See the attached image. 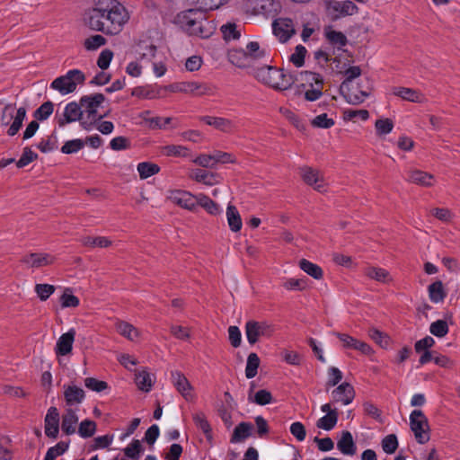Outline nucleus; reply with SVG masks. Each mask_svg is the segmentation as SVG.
Listing matches in <instances>:
<instances>
[{
  "label": "nucleus",
  "mask_w": 460,
  "mask_h": 460,
  "mask_svg": "<svg viewBox=\"0 0 460 460\" xmlns=\"http://www.w3.org/2000/svg\"><path fill=\"white\" fill-rule=\"evenodd\" d=\"M129 19L128 10L119 0H93L84 18L91 30L108 36L119 35Z\"/></svg>",
  "instance_id": "f257e3e1"
},
{
  "label": "nucleus",
  "mask_w": 460,
  "mask_h": 460,
  "mask_svg": "<svg viewBox=\"0 0 460 460\" xmlns=\"http://www.w3.org/2000/svg\"><path fill=\"white\" fill-rule=\"evenodd\" d=\"M206 12L200 8L189 9L180 13L176 20L189 35L208 39L214 34L216 26L208 19Z\"/></svg>",
  "instance_id": "f03ea898"
},
{
  "label": "nucleus",
  "mask_w": 460,
  "mask_h": 460,
  "mask_svg": "<svg viewBox=\"0 0 460 460\" xmlns=\"http://www.w3.org/2000/svg\"><path fill=\"white\" fill-rule=\"evenodd\" d=\"M253 75L258 82L279 92L290 89L297 80L292 73L273 66L258 67Z\"/></svg>",
  "instance_id": "7ed1b4c3"
},
{
  "label": "nucleus",
  "mask_w": 460,
  "mask_h": 460,
  "mask_svg": "<svg viewBox=\"0 0 460 460\" xmlns=\"http://www.w3.org/2000/svg\"><path fill=\"white\" fill-rule=\"evenodd\" d=\"M104 101L105 96L102 93H94L81 97L80 104L83 113H86V119L81 122L84 129L90 130L97 120L104 117V115H97V109Z\"/></svg>",
  "instance_id": "20e7f679"
},
{
  "label": "nucleus",
  "mask_w": 460,
  "mask_h": 460,
  "mask_svg": "<svg viewBox=\"0 0 460 460\" xmlns=\"http://www.w3.org/2000/svg\"><path fill=\"white\" fill-rule=\"evenodd\" d=\"M84 74L79 69L69 70L66 75L57 77L50 87L61 94H68L75 91L77 84H84Z\"/></svg>",
  "instance_id": "39448f33"
},
{
  "label": "nucleus",
  "mask_w": 460,
  "mask_h": 460,
  "mask_svg": "<svg viewBox=\"0 0 460 460\" xmlns=\"http://www.w3.org/2000/svg\"><path fill=\"white\" fill-rule=\"evenodd\" d=\"M410 426L418 443L425 444L429 440V425L422 411L414 410L411 411Z\"/></svg>",
  "instance_id": "423d86ee"
},
{
  "label": "nucleus",
  "mask_w": 460,
  "mask_h": 460,
  "mask_svg": "<svg viewBox=\"0 0 460 460\" xmlns=\"http://www.w3.org/2000/svg\"><path fill=\"white\" fill-rule=\"evenodd\" d=\"M245 335L251 345L257 343L261 338H269L274 332L272 324L266 321L250 320L245 323Z\"/></svg>",
  "instance_id": "0eeeda50"
},
{
  "label": "nucleus",
  "mask_w": 460,
  "mask_h": 460,
  "mask_svg": "<svg viewBox=\"0 0 460 460\" xmlns=\"http://www.w3.org/2000/svg\"><path fill=\"white\" fill-rule=\"evenodd\" d=\"M325 6L332 21L357 14L359 11L358 6L350 0H325Z\"/></svg>",
  "instance_id": "6e6552de"
},
{
  "label": "nucleus",
  "mask_w": 460,
  "mask_h": 460,
  "mask_svg": "<svg viewBox=\"0 0 460 460\" xmlns=\"http://www.w3.org/2000/svg\"><path fill=\"white\" fill-rule=\"evenodd\" d=\"M300 76L301 81L305 82L310 87L305 92V99L308 102L318 100L323 95V77L317 73L308 71L301 73Z\"/></svg>",
  "instance_id": "1a4fd4ad"
},
{
  "label": "nucleus",
  "mask_w": 460,
  "mask_h": 460,
  "mask_svg": "<svg viewBox=\"0 0 460 460\" xmlns=\"http://www.w3.org/2000/svg\"><path fill=\"white\" fill-rule=\"evenodd\" d=\"M171 380L177 392L188 402L195 399L194 387L188 378L180 371L171 372Z\"/></svg>",
  "instance_id": "9d476101"
},
{
  "label": "nucleus",
  "mask_w": 460,
  "mask_h": 460,
  "mask_svg": "<svg viewBox=\"0 0 460 460\" xmlns=\"http://www.w3.org/2000/svg\"><path fill=\"white\" fill-rule=\"evenodd\" d=\"M172 90L195 96L210 95L213 93L211 86L199 82H181L172 85Z\"/></svg>",
  "instance_id": "9b49d317"
},
{
  "label": "nucleus",
  "mask_w": 460,
  "mask_h": 460,
  "mask_svg": "<svg viewBox=\"0 0 460 460\" xmlns=\"http://www.w3.org/2000/svg\"><path fill=\"white\" fill-rule=\"evenodd\" d=\"M300 176L303 181L307 185L313 187L314 190L319 192H324L326 190L325 181L323 174L318 170L309 166L301 167Z\"/></svg>",
  "instance_id": "f8f14e48"
},
{
  "label": "nucleus",
  "mask_w": 460,
  "mask_h": 460,
  "mask_svg": "<svg viewBox=\"0 0 460 460\" xmlns=\"http://www.w3.org/2000/svg\"><path fill=\"white\" fill-rule=\"evenodd\" d=\"M56 258L47 252H31L22 257L21 261L30 268H41L51 265L55 262Z\"/></svg>",
  "instance_id": "ddd939ff"
},
{
  "label": "nucleus",
  "mask_w": 460,
  "mask_h": 460,
  "mask_svg": "<svg viewBox=\"0 0 460 460\" xmlns=\"http://www.w3.org/2000/svg\"><path fill=\"white\" fill-rule=\"evenodd\" d=\"M332 397L333 402L348 405L355 398L354 387L349 383L344 382L332 390Z\"/></svg>",
  "instance_id": "4468645a"
},
{
  "label": "nucleus",
  "mask_w": 460,
  "mask_h": 460,
  "mask_svg": "<svg viewBox=\"0 0 460 460\" xmlns=\"http://www.w3.org/2000/svg\"><path fill=\"white\" fill-rule=\"evenodd\" d=\"M273 31L281 41H287L296 33V29L291 19L279 18L273 22Z\"/></svg>",
  "instance_id": "2eb2a0df"
},
{
  "label": "nucleus",
  "mask_w": 460,
  "mask_h": 460,
  "mask_svg": "<svg viewBox=\"0 0 460 460\" xmlns=\"http://www.w3.org/2000/svg\"><path fill=\"white\" fill-rule=\"evenodd\" d=\"M321 411L326 414L317 420L316 427L324 430L332 429L338 422V411L332 409L331 403L323 404Z\"/></svg>",
  "instance_id": "dca6fc26"
},
{
  "label": "nucleus",
  "mask_w": 460,
  "mask_h": 460,
  "mask_svg": "<svg viewBox=\"0 0 460 460\" xmlns=\"http://www.w3.org/2000/svg\"><path fill=\"white\" fill-rule=\"evenodd\" d=\"M59 413L56 407L48 410L44 420L45 434L51 438H57L59 431Z\"/></svg>",
  "instance_id": "f3484780"
},
{
  "label": "nucleus",
  "mask_w": 460,
  "mask_h": 460,
  "mask_svg": "<svg viewBox=\"0 0 460 460\" xmlns=\"http://www.w3.org/2000/svg\"><path fill=\"white\" fill-rule=\"evenodd\" d=\"M83 110L79 103L75 102H69L65 107L63 118L58 119V123L59 127H64L67 123H71L82 119Z\"/></svg>",
  "instance_id": "a211bd4d"
},
{
  "label": "nucleus",
  "mask_w": 460,
  "mask_h": 460,
  "mask_svg": "<svg viewBox=\"0 0 460 460\" xmlns=\"http://www.w3.org/2000/svg\"><path fill=\"white\" fill-rule=\"evenodd\" d=\"M197 199L198 196H193L190 192L182 190L173 191L170 195V199L172 203L189 210L195 208L197 206Z\"/></svg>",
  "instance_id": "6ab92c4d"
},
{
  "label": "nucleus",
  "mask_w": 460,
  "mask_h": 460,
  "mask_svg": "<svg viewBox=\"0 0 460 460\" xmlns=\"http://www.w3.org/2000/svg\"><path fill=\"white\" fill-rule=\"evenodd\" d=\"M75 330L70 329L67 332L63 333L58 340L56 344V354L65 356L69 354L73 349V343L75 341Z\"/></svg>",
  "instance_id": "aec40b11"
},
{
  "label": "nucleus",
  "mask_w": 460,
  "mask_h": 460,
  "mask_svg": "<svg viewBox=\"0 0 460 460\" xmlns=\"http://www.w3.org/2000/svg\"><path fill=\"white\" fill-rule=\"evenodd\" d=\"M200 119L207 125L214 127L224 133H231L235 128L234 123L226 118L204 116Z\"/></svg>",
  "instance_id": "412c9836"
},
{
  "label": "nucleus",
  "mask_w": 460,
  "mask_h": 460,
  "mask_svg": "<svg viewBox=\"0 0 460 460\" xmlns=\"http://www.w3.org/2000/svg\"><path fill=\"white\" fill-rule=\"evenodd\" d=\"M84 397L85 393L82 388L74 385L64 386V398L68 408L80 404Z\"/></svg>",
  "instance_id": "4be33fe9"
},
{
  "label": "nucleus",
  "mask_w": 460,
  "mask_h": 460,
  "mask_svg": "<svg viewBox=\"0 0 460 460\" xmlns=\"http://www.w3.org/2000/svg\"><path fill=\"white\" fill-rule=\"evenodd\" d=\"M434 175L424 171L413 169L408 172L407 181L421 187H431L434 184Z\"/></svg>",
  "instance_id": "5701e85b"
},
{
  "label": "nucleus",
  "mask_w": 460,
  "mask_h": 460,
  "mask_svg": "<svg viewBox=\"0 0 460 460\" xmlns=\"http://www.w3.org/2000/svg\"><path fill=\"white\" fill-rule=\"evenodd\" d=\"M392 93L411 102L420 103L425 100L424 95L420 91L408 87H394L392 89Z\"/></svg>",
  "instance_id": "b1692460"
},
{
  "label": "nucleus",
  "mask_w": 460,
  "mask_h": 460,
  "mask_svg": "<svg viewBox=\"0 0 460 460\" xmlns=\"http://www.w3.org/2000/svg\"><path fill=\"white\" fill-rule=\"evenodd\" d=\"M78 422L76 411L72 408H66L62 416L61 429L66 435H73L75 433V426Z\"/></svg>",
  "instance_id": "393cba45"
},
{
  "label": "nucleus",
  "mask_w": 460,
  "mask_h": 460,
  "mask_svg": "<svg viewBox=\"0 0 460 460\" xmlns=\"http://www.w3.org/2000/svg\"><path fill=\"white\" fill-rule=\"evenodd\" d=\"M226 219L229 228L232 232L237 233L242 229V217L234 205L228 204L226 208Z\"/></svg>",
  "instance_id": "a878e982"
},
{
  "label": "nucleus",
  "mask_w": 460,
  "mask_h": 460,
  "mask_svg": "<svg viewBox=\"0 0 460 460\" xmlns=\"http://www.w3.org/2000/svg\"><path fill=\"white\" fill-rule=\"evenodd\" d=\"M337 447L344 455L352 456L356 453V446L349 431H342Z\"/></svg>",
  "instance_id": "bb28decb"
},
{
  "label": "nucleus",
  "mask_w": 460,
  "mask_h": 460,
  "mask_svg": "<svg viewBox=\"0 0 460 460\" xmlns=\"http://www.w3.org/2000/svg\"><path fill=\"white\" fill-rule=\"evenodd\" d=\"M116 330L120 335L131 341H137L140 336L139 331L128 322L118 321Z\"/></svg>",
  "instance_id": "cd10ccee"
},
{
  "label": "nucleus",
  "mask_w": 460,
  "mask_h": 460,
  "mask_svg": "<svg viewBox=\"0 0 460 460\" xmlns=\"http://www.w3.org/2000/svg\"><path fill=\"white\" fill-rule=\"evenodd\" d=\"M324 35L329 43L337 47L339 49L346 46L348 43V39L344 33L334 31L332 28L325 29Z\"/></svg>",
  "instance_id": "c85d7f7f"
},
{
  "label": "nucleus",
  "mask_w": 460,
  "mask_h": 460,
  "mask_svg": "<svg viewBox=\"0 0 460 460\" xmlns=\"http://www.w3.org/2000/svg\"><path fill=\"white\" fill-rule=\"evenodd\" d=\"M27 111L24 107H20L16 110L13 118V122L10 124V127L7 130V135L10 137L15 136L19 130L21 129L23 120L26 117Z\"/></svg>",
  "instance_id": "c756f323"
},
{
  "label": "nucleus",
  "mask_w": 460,
  "mask_h": 460,
  "mask_svg": "<svg viewBox=\"0 0 460 460\" xmlns=\"http://www.w3.org/2000/svg\"><path fill=\"white\" fill-rule=\"evenodd\" d=\"M428 291L429 298L433 303L442 302L447 296L443 283L440 280L430 284L428 288Z\"/></svg>",
  "instance_id": "7c9ffc66"
},
{
  "label": "nucleus",
  "mask_w": 460,
  "mask_h": 460,
  "mask_svg": "<svg viewBox=\"0 0 460 460\" xmlns=\"http://www.w3.org/2000/svg\"><path fill=\"white\" fill-rule=\"evenodd\" d=\"M192 419L197 428L202 430L208 440H211L212 429L206 418V415L202 411H198L192 415Z\"/></svg>",
  "instance_id": "2f4dec72"
},
{
  "label": "nucleus",
  "mask_w": 460,
  "mask_h": 460,
  "mask_svg": "<svg viewBox=\"0 0 460 460\" xmlns=\"http://www.w3.org/2000/svg\"><path fill=\"white\" fill-rule=\"evenodd\" d=\"M197 205L203 208L208 214L217 216L221 213L219 206L206 195L199 194L197 199Z\"/></svg>",
  "instance_id": "473e14b6"
},
{
  "label": "nucleus",
  "mask_w": 460,
  "mask_h": 460,
  "mask_svg": "<svg viewBox=\"0 0 460 460\" xmlns=\"http://www.w3.org/2000/svg\"><path fill=\"white\" fill-rule=\"evenodd\" d=\"M252 428V424L248 422H241L234 428L231 438V442H240L248 438L251 435Z\"/></svg>",
  "instance_id": "72a5a7b5"
},
{
  "label": "nucleus",
  "mask_w": 460,
  "mask_h": 460,
  "mask_svg": "<svg viewBox=\"0 0 460 460\" xmlns=\"http://www.w3.org/2000/svg\"><path fill=\"white\" fill-rule=\"evenodd\" d=\"M299 267L303 271L315 279H321L323 278V270L317 264L302 259L299 261Z\"/></svg>",
  "instance_id": "f704fd0d"
},
{
  "label": "nucleus",
  "mask_w": 460,
  "mask_h": 460,
  "mask_svg": "<svg viewBox=\"0 0 460 460\" xmlns=\"http://www.w3.org/2000/svg\"><path fill=\"white\" fill-rule=\"evenodd\" d=\"M83 245L86 247H100V248H107L111 245L112 242L105 236H84L81 240Z\"/></svg>",
  "instance_id": "c9c22d12"
},
{
  "label": "nucleus",
  "mask_w": 460,
  "mask_h": 460,
  "mask_svg": "<svg viewBox=\"0 0 460 460\" xmlns=\"http://www.w3.org/2000/svg\"><path fill=\"white\" fill-rule=\"evenodd\" d=\"M137 170L139 173V177L142 180H146L159 172L160 167L156 164L143 162L137 164Z\"/></svg>",
  "instance_id": "e433bc0d"
},
{
  "label": "nucleus",
  "mask_w": 460,
  "mask_h": 460,
  "mask_svg": "<svg viewBox=\"0 0 460 460\" xmlns=\"http://www.w3.org/2000/svg\"><path fill=\"white\" fill-rule=\"evenodd\" d=\"M260 363V358L256 353L252 352L248 355L245 367V376L248 379L253 378L257 375Z\"/></svg>",
  "instance_id": "4c0bfd02"
},
{
  "label": "nucleus",
  "mask_w": 460,
  "mask_h": 460,
  "mask_svg": "<svg viewBox=\"0 0 460 460\" xmlns=\"http://www.w3.org/2000/svg\"><path fill=\"white\" fill-rule=\"evenodd\" d=\"M190 178L199 182H204L207 185H212L216 182V175L214 173L208 172L201 169L191 171Z\"/></svg>",
  "instance_id": "58836bf2"
},
{
  "label": "nucleus",
  "mask_w": 460,
  "mask_h": 460,
  "mask_svg": "<svg viewBox=\"0 0 460 460\" xmlns=\"http://www.w3.org/2000/svg\"><path fill=\"white\" fill-rule=\"evenodd\" d=\"M62 308H75L79 305V298L72 294V289L65 288L63 294L59 297Z\"/></svg>",
  "instance_id": "ea45409f"
},
{
  "label": "nucleus",
  "mask_w": 460,
  "mask_h": 460,
  "mask_svg": "<svg viewBox=\"0 0 460 460\" xmlns=\"http://www.w3.org/2000/svg\"><path fill=\"white\" fill-rule=\"evenodd\" d=\"M107 40L101 34L92 35L84 41V47L88 51H93L104 46Z\"/></svg>",
  "instance_id": "a19ab883"
},
{
  "label": "nucleus",
  "mask_w": 460,
  "mask_h": 460,
  "mask_svg": "<svg viewBox=\"0 0 460 460\" xmlns=\"http://www.w3.org/2000/svg\"><path fill=\"white\" fill-rule=\"evenodd\" d=\"M366 275L379 282H389L391 280L389 272L382 268L371 267L367 269Z\"/></svg>",
  "instance_id": "79ce46f5"
},
{
  "label": "nucleus",
  "mask_w": 460,
  "mask_h": 460,
  "mask_svg": "<svg viewBox=\"0 0 460 460\" xmlns=\"http://www.w3.org/2000/svg\"><path fill=\"white\" fill-rule=\"evenodd\" d=\"M135 380L137 387L142 391L148 392L152 388L153 380L150 374L146 370L136 374Z\"/></svg>",
  "instance_id": "37998d69"
},
{
  "label": "nucleus",
  "mask_w": 460,
  "mask_h": 460,
  "mask_svg": "<svg viewBox=\"0 0 460 460\" xmlns=\"http://www.w3.org/2000/svg\"><path fill=\"white\" fill-rule=\"evenodd\" d=\"M96 423L91 420H83L78 427V434L81 438H87L94 435Z\"/></svg>",
  "instance_id": "c03bdc74"
},
{
  "label": "nucleus",
  "mask_w": 460,
  "mask_h": 460,
  "mask_svg": "<svg viewBox=\"0 0 460 460\" xmlns=\"http://www.w3.org/2000/svg\"><path fill=\"white\" fill-rule=\"evenodd\" d=\"M448 325L445 320H437L429 326V332L436 337L443 338L448 333Z\"/></svg>",
  "instance_id": "a18cd8bd"
},
{
  "label": "nucleus",
  "mask_w": 460,
  "mask_h": 460,
  "mask_svg": "<svg viewBox=\"0 0 460 460\" xmlns=\"http://www.w3.org/2000/svg\"><path fill=\"white\" fill-rule=\"evenodd\" d=\"M54 105L51 102L48 101L42 103L35 111L34 117L39 120L47 119L53 112Z\"/></svg>",
  "instance_id": "49530a36"
},
{
  "label": "nucleus",
  "mask_w": 460,
  "mask_h": 460,
  "mask_svg": "<svg viewBox=\"0 0 460 460\" xmlns=\"http://www.w3.org/2000/svg\"><path fill=\"white\" fill-rule=\"evenodd\" d=\"M376 134L378 136L387 135L394 128V122L391 119H379L375 123Z\"/></svg>",
  "instance_id": "de8ad7c7"
},
{
  "label": "nucleus",
  "mask_w": 460,
  "mask_h": 460,
  "mask_svg": "<svg viewBox=\"0 0 460 460\" xmlns=\"http://www.w3.org/2000/svg\"><path fill=\"white\" fill-rule=\"evenodd\" d=\"M142 450L140 441L134 439L123 451L127 457L137 460Z\"/></svg>",
  "instance_id": "09e8293b"
},
{
  "label": "nucleus",
  "mask_w": 460,
  "mask_h": 460,
  "mask_svg": "<svg viewBox=\"0 0 460 460\" xmlns=\"http://www.w3.org/2000/svg\"><path fill=\"white\" fill-rule=\"evenodd\" d=\"M199 8L205 11L216 10L225 4L228 0H192Z\"/></svg>",
  "instance_id": "8fccbe9b"
},
{
  "label": "nucleus",
  "mask_w": 460,
  "mask_h": 460,
  "mask_svg": "<svg viewBox=\"0 0 460 460\" xmlns=\"http://www.w3.org/2000/svg\"><path fill=\"white\" fill-rule=\"evenodd\" d=\"M221 32L226 40H237L241 33L234 23H227L221 26Z\"/></svg>",
  "instance_id": "3c124183"
},
{
  "label": "nucleus",
  "mask_w": 460,
  "mask_h": 460,
  "mask_svg": "<svg viewBox=\"0 0 460 460\" xmlns=\"http://www.w3.org/2000/svg\"><path fill=\"white\" fill-rule=\"evenodd\" d=\"M137 52L141 58H152L155 56L156 47L154 44H146L145 41L139 42Z\"/></svg>",
  "instance_id": "603ef678"
},
{
  "label": "nucleus",
  "mask_w": 460,
  "mask_h": 460,
  "mask_svg": "<svg viewBox=\"0 0 460 460\" xmlns=\"http://www.w3.org/2000/svg\"><path fill=\"white\" fill-rule=\"evenodd\" d=\"M398 447L397 438L394 434H390L385 437L382 440V448L387 454L395 452Z\"/></svg>",
  "instance_id": "864d4df0"
},
{
  "label": "nucleus",
  "mask_w": 460,
  "mask_h": 460,
  "mask_svg": "<svg viewBox=\"0 0 460 460\" xmlns=\"http://www.w3.org/2000/svg\"><path fill=\"white\" fill-rule=\"evenodd\" d=\"M84 146V142L82 139H73L66 141L61 147L63 154H74L81 150Z\"/></svg>",
  "instance_id": "5fc2aeb1"
},
{
  "label": "nucleus",
  "mask_w": 460,
  "mask_h": 460,
  "mask_svg": "<svg viewBox=\"0 0 460 460\" xmlns=\"http://www.w3.org/2000/svg\"><path fill=\"white\" fill-rule=\"evenodd\" d=\"M163 152L167 156H187L188 149L183 146L169 145L163 147Z\"/></svg>",
  "instance_id": "6e6d98bb"
},
{
  "label": "nucleus",
  "mask_w": 460,
  "mask_h": 460,
  "mask_svg": "<svg viewBox=\"0 0 460 460\" xmlns=\"http://www.w3.org/2000/svg\"><path fill=\"white\" fill-rule=\"evenodd\" d=\"M35 292L41 301H46L55 292V287L49 284H37Z\"/></svg>",
  "instance_id": "4d7b16f0"
},
{
  "label": "nucleus",
  "mask_w": 460,
  "mask_h": 460,
  "mask_svg": "<svg viewBox=\"0 0 460 460\" xmlns=\"http://www.w3.org/2000/svg\"><path fill=\"white\" fill-rule=\"evenodd\" d=\"M38 158V155L31 151L30 147H25L21 158L17 161L16 165L18 168H22L28 165Z\"/></svg>",
  "instance_id": "13d9d810"
},
{
  "label": "nucleus",
  "mask_w": 460,
  "mask_h": 460,
  "mask_svg": "<svg viewBox=\"0 0 460 460\" xmlns=\"http://www.w3.org/2000/svg\"><path fill=\"white\" fill-rule=\"evenodd\" d=\"M333 125L334 120L331 118H328L326 113L320 114L312 120V126L314 128H330Z\"/></svg>",
  "instance_id": "bf43d9fd"
},
{
  "label": "nucleus",
  "mask_w": 460,
  "mask_h": 460,
  "mask_svg": "<svg viewBox=\"0 0 460 460\" xmlns=\"http://www.w3.org/2000/svg\"><path fill=\"white\" fill-rule=\"evenodd\" d=\"M306 49L302 46H296L295 52L290 56V61L296 66L301 67L305 63Z\"/></svg>",
  "instance_id": "052dcab7"
},
{
  "label": "nucleus",
  "mask_w": 460,
  "mask_h": 460,
  "mask_svg": "<svg viewBox=\"0 0 460 460\" xmlns=\"http://www.w3.org/2000/svg\"><path fill=\"white\" fill-rule=\"evenodd\" d=\"M228 340L230 344L234 348L240 347L242 343V333L240 329L237 326L232 325L228 327Z\"/></svg>",
  "instance_id": "680f3d73"
},
{
  "label": "nucleus",
  "mask_w": 460,
  "mask_h": 460,
  "mask_svg": "<svg viewBox=\"0 0 460 460\" xmlns=\"http://www.w3.org/2000/svg\"><path fill=\"white\" fill-rule=\"evenodd\" d=\"M355 118H359L361 120H367L369 118V112L367 110H345L343 111V119L345 120H351Z\"/></svg>",
  "instance_id": "e2e57ef3"
},
{
  "label": "nucleus",
  "mask_w": 460,
  "mask_h": 460,
  "mask_svg": "<svg viewBox=\"0 0 460 460\" xmlns=\"http://www.w3.org/2000/svg\"><path fill=\"white\" fill-rule=\"evenodd\" d=\"M252 402L258 405H266L272 402V395L270 391L261 389L254 394Z\"/></svg>",
  "instance_id": "0e129e2a"
},
{
  "label": "nucleus",
  "mask_w": 460,
  "mask_h": 460,
  "mask_svg": "<svg viewBox=\"0 0 460 460\" xmlns=\"http://www.w3.org/2000/svg\"><path fill=\"white\" fill-rule=\"evenodd\" d=\"M113 58V52L111 49H103L97 59V66L102 69L105 70L109 67L111 61Z\"/></svg>",
  "instance_id": "69168bd1"
},
{
  "label": "nucleus",
  "mask_w": 460,
  "mask_h": 460,
  "mask_svg": "<svg viewBox=\"0 0 460 460\" xmlns=\"http://www.w3.org/2000/svg\"><path fill=\"white\" fill-rule=\"evenodd\" d=\"M84 385L94 392H102L108 388V384L104 381L97 380L93 377L84 379Z\"/></svg>",
  "instance_id": "338daca9"
},
{
  "label": "nucleus",
  "mask_w": 460,
  "mask_h": 460,
  "mask_svg": "<svg viewBox=\"0 0 460 460\" xmlns=\"http://www.w3.org/2000/svg\"><path fill=\"white\" fill-rule=\"evenodd\" d=\"M363 409L366 414L378 420L380 423L383 422V419L381 417V411L374 403L370 402H366L363 404Z\"/></svg>",
  "instance_id": "774afa93"
}]
</instances>
